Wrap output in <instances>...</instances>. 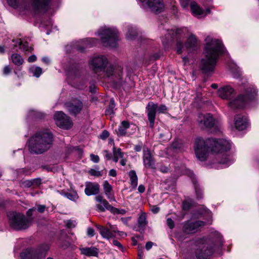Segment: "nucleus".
<instances>
[{
	"instance_id": "423d86ee",
	"label": "nucleus",
	"mask_w": 259,
	"mask_h": 259,
	"mask_svg": "<svg viewBox=\"0 0 259 259\" xmlns=\"http://www.w3.org/2000/svg\"><path fill=\"white\" fill-rule=\"evenodd\" d=\"M103 45L105 47L115 48L118 39V32L115 28L101 27L98 31Z\"/></svg>"
},
{
	"instance_id": "09e8293b",
	"label": "nucleus",
	"mask_w": 259,
	"mask_h": 259,
	"mask_svg": "<svg viewBox=\"0 0 259 259\" xmlns=\"http://www.w3.org/2000/svg\"><path fill=\"white\" fill-rule=\"evenodd\" d=\"M113 244L114 245L118 247V248L121 250L123 249V246L121 245V244L117 240H113Z\"/></svg>"
},
{
	"instance_id": "9b49d317",
	"label": "nucleus",
	"mask_w": 259,
	"mask_h": 259,
	"mask_svg": "<svg viewBox=\"0 0 259 259\" xmlns=\"http://www.w3.org/2000/svg\"><path fill=\"white\" fill-rule=\"evenodd\" d=\"M142 7L150 11L158 14L162 12L165 9L163 0H138Z\"/></svg>"
},
{
	"instance_id": "0e129e2a",
	"label": "nucleus",
	"mask_w": 259,
	"mask_h": 259,
	"mask_svg": "<svg viewBox=\"0 0 259 259\" xmlns=\"http://www.w3.org/2000/svg\"><path fill=\"white\" fill-rule=\"evenodd\" d=\"M110 231L112 232V233L114 234L115 233L117 232V227L116 226H111L110 229H109Z\"/></svg>"
},
{
	"instance_id": "a19ab883",
	"label": "nucleus",
	"mask_w": 259,
	"mask_h": 259,
	"mask_svg": "<svg viewBox=\"0 0 259 259\" xmlns=\"http://www.w3.org/2000/svg\"><path fill=\"white\" fill-rule=\"evenodd\" d=\"M7 2L10 6L15 8H17L20 4V0H7Z\"/></svg>"
},
{
	"instance_id": "f257e3e1",
	"label": "nucleus",
	"mask_w": 259,
	"mask_h": 259,
	"mask_svg": "<svg viewBox=\"0 0 259 259\" xmlns=\"http://www.w3.org/2000/svg\"><path fill=\"white\" fill-rule=\"evenodd\" d=\"M231 143L225 139L215 140L208 139L204 140L201 138L196 139L194 151L197 159L200 161H204L208 156L209 150L213 153L218 155V158L220 159L219 162L224 165L225 167L229 166L233 163V159L227 152L231 149Z\"/></svg>"
},
{
	"instance_id": "2eb2a0df",
	"label": "nucleus",
	"mask_w": 259,
	"mask_h": 259,
	"mask_svg": "<svg viewBox=\"0 0 259 259\" xmlns=\"http://www.w3.org/2000/svg\"><path fill=\"white\" fill-rule=\"evenodd\" d=\"M197 121L199 127L202 129L211 128L217 122L215 119L210 113L199 114Z\"/></svg>"
},
{
	"instance_id": "7c9ffc66",
	"label": "nucleus",
	"mask_w": 259,
	"mask_h": 259,
	"mask_svg": "<svg viewBox=\"0 0 259 259\" xmlns=\"http://www.w3.org/2000/svg\"><path fill=\"white\" fill-rule=\"evenodd\" d=\"M61 194L64 197L67 198L68 199L72 201H76L78 198V196L75 191H71L70 192H66L62 191Z\"/></svg>"
},
{
	"instance_id": "338daca9",
	"label": "nucleus",
	"mask_w": 259,
	"mask_h": 259,
	"mask_svg": "<svg viewBox=\"0 0 259 259\" xmlns=\"http://www.w3.org/2000/svg\"><path fill=\"white\" fill-rule=\"evenodd\" d=\"M33 184L35 185H39L41 183V180L40 179H36L33 180Z\"/></svg>"
},
{
	"instance_id": "c03bdc74",
	"label": "nucleus",
	"mask_w": 259,
	"mask_h": 259,
	"mask_svg": "<svg viewBox=\"0 0 259 259\" xmlns=\"http://www.w3.org/2000/svg\"><path fill=\"white\" fill-rule=\"evenodd\" d=\"M90 158L91 160L95 163H98L100 160L99 157L98 155H95L94 154H91L90 155Z\"/></svg>"
},
{
	"instance_id": "4c0bfd02",
	"label": "nucleus",
	"mask_w": 259,
	"mask_h": 259,
	"mask_svg": "<svg viewBox=\"0 0 259 259\" xmlns=\"http://www.w3.org/2000/svg\"><path fill=\"white\" fill-rule=\"evenodd\" d=\"M115 103L113 99H111L110 101V104L108 109L106 110V115H111L114 114V109L115 108Z\"/></svg>"
},
{
	"instance_id": "dca6fc26",
	"label": "nucleus",
	"mask_w": 259,
	"mask_h": 259,
	"mask_svg": "<svg viewBox=\"0 0 259 259\" xmlns=\"http://www.w3.org/2000/svg\"><path fill=\"white\" fill-rule=\"evenodd\" d=\"M65 105L69 113L74 115L78 114L83 107L82 102L77 99L71 100L70 102L65 103Z\"/></svg>"
},
{
	"instance_id": "49530a36",
	"label": "nucleus",
	"mask_w": 259,
	"mask_h": 259,
	"mask_svg": "<svg viewBox=\"0 0 259 259\" xmlns=\"http://www.w3.org/2000/svg\"><path fill=\"white\" fill-rule=\"evenodd\" d=\"M195 192L198 198H202V192L201 190L196 186H195Z\"/></svg>"
},
{
	"instance_id": "f3484780",
	"label": "nucleus",
	"mask_w": 259,
	"mask_h": 259,
	"mask_svg": "<svg viewBox=\"0 0 259 259\" xmlns=\"http://www.w3.org/2000/svg\"><path fill=\"white\" fill-rule=\"evenodd\" d=\"M143 164L147 168H154L155 161L150 151L147 148H143Z\"/></svg>"
},
{
	"instance_id": "72a5a7b5",
	"label": "nucleus",
	"mask_w": 259,
	"mask_h": 259,
	"mask_svg": "<svg viewBox=\"0 0 259 259\" xmlns=\"http://www.w3.org/2000/svg\"><path fill=\"white\" fill-rule=\"evenodd\" d=\"M113 161L116 163L118 161L119 158H122L123 157L121 150L120 148H116L115 147L113 148Z\"/></svg>"
},
{
	"instance_id": "680f3d73",
	"label": "nucleus",
	"mask_w": 259,
	"mask_h": 259,
	"mask_svg": "<svg viewBox=\"0 0 259 259\" xmlns=\"http://www.w3.org/2000/svg\"><path fill=\"white\" fill-rule=\"evenodd\" d=\"M134 149L137 152H140L142 150V144H138V145H136L135 147H134Z\"/></svg>"
},
{
	"instance_id": "c9c22d12",
	"label": "nucleus",
	"mask_w": 259,
	"mask_h": 259,
	"mask_svg": "<svg viewBox=\"0 0 259 259\" xmlns=\"http://www.w3.org/2000/svg\"><path fill=\"white\" fill-rule=\"evenodd\" d=\"M66 74L67 76V79L70 81V79L73 77H76L77 74V71L76 69L72 68L70 70L66 71Z\"/></svg>"
},
{
	"instance_id": "bb28decb",
	"label": "nucleus",
	"mask_w": 259,
	"mask_h": 259,
	"mask_svg": "<svg viewBox=\"0 0 259 259\" xmlns=\"http://www.w3.org/2000/svg\"><path fill=\"white\" fill-rule=\"evenodd\" d=\"M81 253L86 256H96L98 254L99 250L95 247L80 248Z\"/></svg>"
},
{
	"instance_id": "39448f33",
	"label": "nucleus",
	"mask_w": 259,
	"mask_h": 259,
	"mask_svg": "<svg viewBox=\"0 0 259 259\" xmlns=\"http://www.w3.org/2000/svg\"><path fill=\"white\" fill-rule=\"evenodd\" d=\"M90 65L96 73H102L103 77H109L113 74V67L109 64L108 59L104 56L93 57L90 61Z\"/></svg>"
},
{
	"instance_id": "f704fd0d",
	"label": "nucleus",
	"mask_w": 259,
	"mask_h": 259,
	"mask_svg": "<svg viewBox=\"0 0 259 259\" xmlns=\"http://www.w3.org/2000/svg\"><path fill=\"white\" fill-rule=\"evenodd\" d=\"M137 33L136 29L132 26H128L126 33V38L129 40L133 39Z\"/></svg>"
},
{
	"instance_id": "1a4fd4ad",
	"label": "nucleus",
	"mask_w": 259,
	"mask_h": 259,
	"mask_svg": "<svg viewBox=\"0 0 259 259\" xmlns=\"http://www.w3.org/2000/svg\"><path fill=\"white\" fill-rule=\"evenodd\" d=\"M49 249L48 244H43L36 249L28 248L20 254V256L22 259H44Z\"/></svg>"
},
{
	"instance_id": "c756f323",
	"label": "nucleus",
	"mask_w": 259,
	"mask_h": 259,
	"mask_svg": "<svg viewBox=\"0 0 259 259\" xmlns=\"http://www.w3.org/2000/svg\"><path fill=\"white\" fill-rule=\"evenodd\" d=\"M147 224V221L146 220V214L145 212H141L139 215L138 220V228L140 230H142L143 231Z\"/></svg>"
},
{
	"instance_id": "ea45409f",
	"label": "nucleus",
	"mask_w": 259,
	"mask_h": 259,
	"mask_svg": "<svg viewBox=\"0 0 259 259\" xmlns=\"http://www.w3.org/2000/svg\"><path fill=\"white\" fill-rule=\"evenodd\" d=\"M89 173L91 176H95V177H101L102 176L103 173L102 171H99L98 170H96L95 169H91L89 171Z\"/></svg>"
},
{
	"instance_id": "69168bd1",
	"label": "nucleus",
	"mask_w": 259,
	"mask_h": 259,
	"mask_svg": "<svg viewBox=\"0 0 259 259\" xmlns=\"http://www.w3.org/2000/svg\"><path fill=\"white\" fill-rule=\"evenodd\" d=\"M145 190V186L143 185H139L138 187V191L140 193H143Z\"/></svg>"
},
{
	"instance_id": "37998d69",
	"label": "nucleus",
	"mask_w": 259,
	"mask_h": 259,
	"mask_svg": "<svg viewBox=\"0 0 259 259\" xmlns=\"http://www.w3.org/2000/svg\"><path fill=\"white\" fill-rule=\"evenodd\" d=\"M65 224L67 228H73L75 226V222L71 220H67L65 222Z\"/></svg>"
},
{
	"instance_id": "0eeeda50",
	"label": "nucleus",
	"mask_w": 259,
	"mask_h": 259,
	"mask_svg": "<svg viewBox=\"0 0 259 259\" xmlns=\"http://www.w3.org/2000/svg\"><path fill=\"white\" fill-rule=\"evenodd\" d=\"M11 227L15 230H20L28 228L31 224L32 219L26 218L23 214L11 212L8 214Z\"/></svg>"
},
{
	"instance_id": "9d476101",
	"label": "nucleus",
	"mask_w": 259,
	"mask_h": 259,
	"mask_svg": "<svg viewBox=\"0 0 259 259\" xmlns=\"http://www.w3.org/2000/svg\"><path fill=\"white\" fill-rule=\"evenodd\" d=\"M159 113H164L167 110V107L165 105H160L159 106L157 104H154L152 102L148 103L146 107L148 119L149 121V126L151 128H153L155 122L156 110Z\"/></svg>"
},
{
	"instance_id": "5fc2aeb1",
	"label": "nucleus",
	"mask_w": 259,
	"mask_h": 259,
	"mask_svg": "<svg viewBox=\"0 0 259 259\" xmlns=\"http://www.w3.org/2000/svg\"><path fill=\"white\" fill-rule=\"evenodd\" d=\"M36 60V57L34 55H31L27 59L28 62H34Z\"/></svg>"
},
{
	"instance_id": "58836bf2",
	"label": "nucleus",
	"mask_w": 259,
	"mask_h": 259,
	"mask_svg": "<svg viewBox=\"0 0 259 259\" xmlns=\"http://www.w3.org/2000/svg\"><path fill=\"white\" fill-rule=\"evenodd\" d=\"M30 71L34 76L38 77L42 73V69L38 66L32 67L30 68Z\"/></svg>"
},
{
	"instance_id": "f03ea898",
	"label": "nucleus",
	"mask_w": 259,
	"mask_h": 259,
	"mask_svg": "<svg viewBox=\"0 0 259 259\" xmlns=\"http://www.w3.org/2000/svg\"><path fill=\"white\" fill-rule=\"evenodd\" d=\"M204 58L201 59L200 67L205 73L212 72L217 64L219 56L226 49L221 40L207 36L205 39Z\"/></svg>"
},
{
	"instance_id": "a18cd8bd",
	"label": "nucleus",
	"mask_w": 259,
	"mask_h": 259,
	"mask_svg": "<svg viewBox=\"0 0 259 259\" xmlns=\"http://www.w3.org/2000/svg\"><path fill=\"white\" fill-rule=\"evenodd\" d=\"M166 222H167V225L170 229H173L174 228L175 223H174V221L171 219L168 218L167 219Z\"/></svg>"
},
{
	"instance_id": "4d7b16f0",
	"label": "nucleus",
	"mask_w": 259,
	"mask_h": 259,
	"mask_svg": "<svg viewBox=\"0 0 259 259\" xmlns=\"http://www.w3.org/2000/svg\"><path fill=\"white\" fill-rule=\"evenodd\" d=\"M131 217L122 218H121V220L124 224L128 226V222L131 220Z\"/></svg>"
},
{
	"instance_id": "3c124183",
	"label": "nucleus",
	"mask_w": 259,
	"mask_h": 259,
	"mask_svg": "<svg viewBox=\"0 0 259 259\" xmlns=\"http://www.w3.org/2000/svg\"><path fill=\"white\" fill-rule=\"evenodd\" d=\"M150 209L154 213H157L159 212L160 209L159 207L156 205H152L151 206Z\"/></svg>"
},
{
	"instance_id": "412c9836",
	"label": "nucleus",
	"mask_w": 259,
	"mask_h": 259,
	"mask_svg": "<svg viewBox=\"0 0 259 259\" xmlns=\"http://www.w3.org/2000/svg\"><path fill=\"white\" fill-rule=\"evenodd\" d=\"M213 249L205 244L197 253V259H207L213 253Z\"/></svg>"
},
{
	"instance_id": "e433bc0d",
	"label": "nucleus",
	"mask_w": 259,
	"mask_h": 259,
	"mask_svg": "<svg viewBox=\"0 0 259 259\" xmlns=\"http://www.w3.org/2000/svg\"><path fill=\"white\" fill-rule=\"evenodd\" d=\"M45 209H46L45 205H38L37 206V208L33 207L32 208L29 209L27 212V214L28 216L30 217L32 213V212L33 211H34L35 209H37L39 212H44Z\"/></svg>"
},
{
	"instance_id": "393cba45",
	"label": "nucleus",
	"mask_w": 259,
	"mask_h": 259,
	"mask_svg": "<svg viewBox=\"0 0 259 259\" xmlns=\"http://www.w3.org/2000/svg\"><path fill=\"white\" fill-rule=\"evenodd\" d=\"M96 227L99 231L101 235L104 238L109 240L115 236V234H113L108 228H106L101 225H97Z\"/></svg>"
},
{
	"instance_id": "cd10ccee",
	"label": "nucleus",
	"mask_w": 259,
	"mask_h": 259,
	"mask_svg": "<svg viewBox=\"0 0 259 259\" xmlns=\"http://www.w3.org/2000/svg\"><path fill=\"white\" fill-rule=\"evenodd\" d=\"M13 42H15L14 47L19 46L20 49L23 52H31L32 48L28 47V42L26 41L19 39L17 40H13Z\"/></svg>"
},
{
	"instance_id": "774afa93",
	"label": "nucleus",
	"mask_w": 259,
	"mask_h": 259,
	"mask_svg": "<svg viewBox=\"0 0 259 259\" xmlns=\"http://www.w3.org/2000/svg\"><path fill=\"white\" fill-rule=\"evenodd\" d=\"M42 61L44 63L47 64H48L50 62L49 58L47 57H43L42 58Z\"/></svg>"
},
{
	"instance_id": "6e6d98bb",
	"label": "nucleus",
	"mask_w": 259,
	"mask_h": 259,
	"mask_svg": "<svg viewBox=\"0 0 259 259\" xmlns=\"http://www.w3.org/2000/svg\"><path fill=\"white\" fill-rule=\"evenodd\" d=\"M217 235L219 239V242L217 245L219 247H221L223 245V242L222 241V236L219 233H217Z\"/></svg>"
},
{
	"instance_id": "ddd939ff",
	"label": "nucleus",
	"mask_w": 259,
	"mask_h": 259,
	"mask_svg": "<svg viewBox=\"0 0 259 259\" xmlns=\"http://www.w3.org/2000/svg\"><path fill=\"white\" fill-rule=\"evenodd\" d=\"M197 49V38L196 36L191 34L187 40L185 45L178 41L177 45V51L178 54L182 53L185 49H187L189 53Z\"/></svg>"
},
{
	"instance_id": "c85d7f7f",
	"label": "nucleus",
	"mask_w": 259,
	"mask_h": 259,
	"mask_svg": "<svg viewBox=\"0 0 259 259\" xmlns=\"http://www.w3.org/2000/svg\"><path fill=\"white\" fill-rule=\"evenodd\" d=\"M130 127V123L127 121H122L118 130L116 131L118 136H124L126 134V130Z\"/></svg>"
},
{
	"instance_id": "5701e85b",
	"label": "nucleus",
	"mask_w": 259,
	"mask_h": 259,
	"mask_svg": "<svg viewBox=\"0 0 259 259\" xmlns=\"http://www.w3.org/2000/svg\"><path fill=\"white\" fill-rule=\"evenodd\" d=\"M96 39L93 38H87L78 42L75 45V48L80 52H83L84 48L92 46L95 44Z\"/></svg>"
},
{
	"instance_id": "a211bd4d",
	"label": "nucleus",
	"mask_w": 259,
	"mask_h": 259,
	"mask_svg": "<svg viewBox=\"0 0 259 259\" xmlns=\"http://www.w3.org/2000/svg\"><path fill=\"white\" fill-rule=\"evenodd\" d=\"M51 0H31V4L35 12L46 11Z\"/></svg>"
},
{
	"instance_id": "e2e57ef3",
	"label": "nucleus",
	"mask_w": 259,
	"mask_h": 259,
	"mask_svg": "<svg viewBox=\"0 0 259 259\" xmlns=\"http://www.w3.org/2000/svg\"><path fill=\"white\" fill-rule=\"evenodd\" d=\"M116 171L115 169H112L109 172V175L111 177H116Z\"/></svg>"
},
{
	"instance_id": "f8f14e48",
	"label": "nucleus",
	"mask_w": 259,
	"mask_h": 259,
	"mask_svg": "<svg viewBox=\"0 0 259 259\" xmlns=\"http://www.w3.org/2000/svg\"><path fill=\"white\" fill-rule=\"evenodd\" d=\"M54 118L56 124L60 127L68 130L72 126L73 123L70 118L62 111L56 112Z\"/></svg>"
},
{
	"instance_id": "bf43d9fd",
	"label": "nucleus",
	"mask_w": 259,
	"mask_h": 259,
	"mask_svg": "<svg viewBox=\"0 0 259 259\" xmlns=\"http://www.w3.org/2000/svg\"><path fill=\"white\" fill-rule=\"evenodd\" d=\"M183 206L185 210H187L190 208V205L187 201H185L183 203Z\"/></svg>"
},
{
	"instance_id": "473e14b6",
	"label": "nucleus",
	"mask_w": 259,
	"mask_h": 259,
	"mask_svg": "<svg viewBox=\"0 0 259 259\" xmlns=\"http://www.w3.org/2000/svg\"><path fill=\"white\" fill-rule=\"evenodd\" d=\"M11 60L15 65L17 66L21 65L24 62L22 56L17 53H14L11 55Z\"/></svg>"
},
{
	"instance_id": "20e7f679",
	"label": "nucleus",
	"mask_w": 259,
	"mask_h": 259,
	"mask_svg": "<svg viewBox=\"0 0 259 259\" xmlns=\"http://www.w3.org/2000/svg\"><path fill=\"white\" fill-rule=\"evenodd\" d=\"M53 142L52 134L49 131L37 132L28 141V150L31 153L40 154L48 151Z\"/></svg>"
},
{
	"instance_id": "79ce46f5",
	"label": "nucleus",
	"mask_w": 259,
	"mask_h": 259,
	"mask_svg": "<svg viewBox=\"0 0 259 259\" xmlns=\"http://www.w3.org/2000/svg\"><path fill=\"white\" fill-rule=\"evenodd\" d=\"M109 136V132L106 131L104 130L102 132V133L100 135V138L102 140H105Z\"/></svg>"
},
{
	"instance_id": "8fccbe9b",
	"label": "nucleus",
	"mask_w": 259,
	"mask_h": 259,
	"mask_svg": "<svg viewBox=\"0 0 259 259\" xmlns=\"http://www.w3.org/2000/svg\"><path fill=\"white\" fill-rule=\"evenodd\" d=\"M11 71V69L9 67V66H6L3 70V73L5 75H8Z\"/></svg>"
},
{
	"instance_id": "a878e982",
	"label": "nucleus",
	"mask_w": 259,
	"mask_h": 259,
	"mask_svg": "<svg viewBox=\"0 0 259 259\" xmlns=\"http://www.w3.org/2000/svg\"><path fill=\"white\" fill-rule=\"evenodd\" d=\"M103 189L105 195L110 201H116L115 198L112 194V187L107 181L103 184Z\"/></svg>"
},
{
	"instance_id": "4468645a",
	"label": "nucleus",
	"mask_w": 259,
	"mask_h": 259,
	"mask_svg": "<svg viewBox=\"0 0 259 259\" xmlns=\"http://www.w3.org/2000/svg\"><path fill=\"white\" fill-rule=\"evenodd\" d=\"M95 200L98 202L96 207L99 212H104L105 210H109L113 214L119 213V209L111 206L108 202L101 195H98L95 197Z\"/></svg>"
},
{
	"instance_id": "4be33fe9",
	"label": "nucleus",
	"mask_w": 259,
	"mask_h": 259,
	"mask_svg": "<svg viewBox=\"0 0 259 259\" xmlns=\"http://www.w3.org/2000/svg\"><path fill=\"white\" fill-rule=\"evenodd\" d=\"M190 7L192 14L197 17H201L203 15L205 16L210 13L209 9H207L204 11L195 2L191 3Z\"/></svg>"
},
{
	"instance_id": "603ef678",
	"label": "nucleus",
	"mask_w": 259,
	"mask_h": 259,
	"mask_svg": "<svg viewBox=\"0 0 259 259\" xmlns=\"http://www.w3.org/2000/svg\"><path fill=\"white\" fill-rule=\"evenodd\" d=\"M180 3L183 8H186L189 5V0H180Z\"/></svg>"
},
{
	"instance_id": "de8ad7c7",
	"label": "nucleus",
	"mask_w": 259,
	"mask_h": 259,
	"mask_svg": "<svg viewBox=\"0 0 259 259\" xmlns=\"http://www.w3.org/2000/svg\"><path fill=\"white\" fill-rule=\"evenodd\" d=\"M103 152L104 153V156L107 160H109L112 158V155L108 150H104Z\"/></svg>"
},
{
	"instance_id": "b1692460",
	"label": "nucleus",
	"mask_w": 259,
	"mask_h": 259,
	"mask_svg": "<svg viewBox=\"0 0 259 259\" xmlns=\"http://www.w3.org/2000/svg\"><path fill=\"white\" fill-rule=\"evenodd\" d=\"M187 31V28L171 29L168 30L166 37L167 39L181 38L184 34V32Z\"/></svg>"
},
{
	"instance_id": "864d4df0",
	"label": "nucleus",
	"mask_w": 259,
	"mask_h": 259,
	"mask_svg": "<svg viewBox=\"0 0 259 259\" xmlns=\"http://www.w3.org/2000/svg\"><path fill=\"white\" fill-rule=\"evenodd\" d=\"M32 112L34 113V116L36 118H41L43 117V114L34 110L31 111Z\"/></svg>"
},
{
	"instance_id": "2f4dec72",
	"label": "nucleus",
	"mask_w": 259,
	"mask_h": 259,
	"mask_svg": "<svg viewBox=\"0 0 259 259\" xmlns=\"http://www.w3.org/2000/svg\"><path fill=\"white\" fill-rule=\"evenodd\" d=\"M128 176L130 178L131 185L134 188H136L138 185V177L135 170H132L128 172Z\"/></svg>"
},
{
	"instance_id": "6ab92c4d",
	"label": "nucleus",
	"mask_w": 259,
	"mask_h": 259,
	"mask_svg": "<svg viewBox=\"0 0 259 259\" xmlns=\"http://www.w3.org/2000/svg\"><path fill=\"white\" fill-rule=\"evenodd\" d=\"M234 124L235 128L240 131L245 130L247 125V117L242 114H238L235 116Z\"/></svg>"
},
{
	"instance_id": "7ed1b4c3",
	"label": "nucleus",
	"mask_w": 259,
	"mask_h": 259,
	"mask_svg": "<svg viewBox=\"0 0 259 259\" xmlns=\"http://www.w3.org/2000/svg\"><path fill=\"white\" fill-rule=\"evenodd\" d=\"M256 94V90L253 87H249L246 89L244 97L242 95H240L235 98H234L235 91L229 85L223 87L218 91V96L220 98L230 100L229 105L232 109L244 107L248 101L255 98Z\"/></svg>"
},
{
	"instance_id": "6e6552de",
	"label": "nucleus",
	"mask_w": 259,
	"mask_h": 259,
	"mask_svg": "<svg viewBox=\"0 0 259 259\" xmlns=\"http://www.w3.org/2000/svg\"><path fill=\"white\" fill-rule=\"evenodd\" d=\"M205 225L204 222L200 221L192 222L187 221L183 224L182 232L175 234V237L180 241H183L186 237L185 235L192 234L196 232L198 228Z\"/></svg>"
},
{
	"instance_id": "052dcab7",
	"label": "nucleus",
	"mask_w": 259,
	"mask_h": 259,
	"mask_svg": "<svg viewBox=\"0 0 259 259\" xmlns=\"http://www.w3.org/2000/svg\"><path fill=\"white\" fill-rule=\"evenodd\" d=\"M153 244V243L152 242L149 241V242H147L146 246H145L146 249L148 250L152 248Z\"/></svg>"
},
{
	"instance_id": "13d9d810",
	"label": "nucleus",
	"mask_w": 259,
	"mask_h": 259,
	"mask_svg": "<svg viewBox=\"0 0 259 259\" xmlns=\"http://www.w3.org/2000/svg\"><path fill=\"white\" fill-rule=\"evenodd\" d=\"M87 233L89 236L93 237L94 235V230L92 228H89Z\"/></svg>"
},
{
	"instance_id": "aec40b11",
	"label": "nucleus",
	"mask_w": 259,
	"mask_h": 259,
	"mask_svg": "<svg viewBox=\"0 0 259 259\" xmlns=\"http://www.w3.org/2000/svg\"><path fill=\"white\" fill-rule=\"evenodd\" d=\"M100 192V186L97 183L88 182L85 184L84 193L87 196L98 194Z\"/></svg>"
}]
</instances>
